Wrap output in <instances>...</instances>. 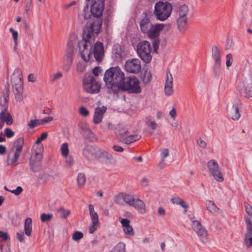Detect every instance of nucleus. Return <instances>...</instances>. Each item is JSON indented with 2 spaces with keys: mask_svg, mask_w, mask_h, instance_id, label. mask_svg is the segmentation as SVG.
I'll list each match as a JSON object with an SVG mask.
<instances>
[{
  "mask_svg": "<svg viewBox=\"0 0 252 252\" xmlns=\"http://www.w3.org/2000/svg\"><path fill=\"white\" fill-rule=\"evenodd\" d=\"M172 11V6L170 3L159 1L155 4L154 14L157 20L164 21L170 16Z\"/></svg>",
  "mask_w": 252,
  "mask_h": 252,
  "instance_id": "obj_7",
  "label": "nucleus"
},
{
  "mask_svg": "<svg viewBox=\"0 0 252 252\" xmlns=\"http://www.w3.org/2000/svg\"><path fill=\"white\" fill-rule=\"evenodd\" d=\"M83 236L82 232L76 231L73 234L72 238L75 241H78L83 238Z\"/></svg>",
  "mask_w": 252,
  "mask_h": 252,
  "instance_id": "obj_45",
  "label": "nucleus"
},
{
  "mask_svg": "<svg viewBox=\"0 0 252 252\" xmlns=\"http://www.w3.org/2000/svg\"><path fill=\"white\" fill-rule=\"evenodd\" d=\"M162 158V161H164V158L169 156V150L168 149H163L160 153Z\"/></svg>",
  "mask_w": 252,
  "mask_h": 252,
  "instance_id": "obj_54",
  "label": "nucleus"
},
{
  "mask_svg": "<svg viewBox=\"0 0 252 252\" xmlns=\"http://www.w3.org/2000/svg\"><path fill=\"white\" fill-rule=\"evenodd\" d=\"M49 175L46 174L44 172L40 173L38 176L39 181H42L44 183H46L48 180Z\"/></svg>",
  "mask_w": 252,
  "mask_h": 252,
  "instance_id": "obj_47",
  "label": "nucleus"
},
{
  "mask_svg": "<svg viewBox=\"0 0 252 252\" xmlns=\"http://www.w3.org/2000/svg\"><path fill=\"white\" fill-rule=\"evenodd\" d=\"M89 209L92 223L98 224V218L97 213L94 210V206L92 204L89 205Z\"/></svg>",
  "mask_w": 252,
  "mask_h": 252,
  "instance_id": "obj_30",
  "label": "nucleus"
},
{
  "mask_svg": "<svg viewBox=\"0 0 252 252\" xmlns=\"http://www.w3.org/2000/svg\"><path fill=\"white\" fill-rule=\"evenodd\" d=\"M159 41L158 39H155L153 42L152 44H153V47L154 48V52L155 53H157V51H158V47H159Z\"/></svg>",
  "mask_w": 252,
  "mask_h": 252,
  "instance_id": "obj_58",
  "label": "nucleus"
},
{
  "mask_svg": "<svg viewBox=\"0 0 252 252\" xmlns=\"http://www.w3.org/2000/svg\"><path fill=\"white\" fill-rule=\"evenodd\" d=\"M22 188L21 187L18 186L15 189L10 190V191L16 195H18L22 192Z\"/></svg>",
  "mask_w": 252,
  "mask_h": 252,
  "instance_id": "obj_59",
  "label": "nucleus"
},
{
  "mask_svg": "<svg viewBox=\"0 0 252 252\" xmlns=\"http://www.w3.org/2000/svg\"><path fill=\"white\" fill-rule=\"evenodd\" d=\"M32 7V0H28L25 6V11L27 13L31 11Z\"/></svg>",
  "mask_w": 252,
  "mask_h": 252,
  "instance_id": "obj_53",
  "label": "nucleus"
},
{
  "mask_svg": "<svg viewBox=\"0 0 252 252\" xmlns=\"http://www.w3.org/2000/svg\"><path fill=\"white\" fill-rule=\"evenodd\" d=\"M232 39L230 38H228L226 40V44L225 45V49H228L233 46Z\"/></svg>",
  "mask_w": 252,
  "mask_h": 252,
  "instance_id": "obj_63",
  "label": "nucleus"
},
{
  "mask_svg": "<svg viewBox=\"0 0 252 252\" xmlns=\"http://www.w3.org/2000/svg\"><path fill=\"white\" fill-rule=\"evenodd\" d=\"M136 50L140 59L145 63L151 62L152 59L151 54L152 47L149 42L146 40L140 42L137 45Z\"/></svg>",
  "mask_w": 252,
  "mask_h": 252,
  "instance_id": "obj_11",
  "label": "nucleus"
},
{
  "mask_svg": "<svg viewBox=\"0 0 252 252\" xmlns=\"http://www.w3.org/2000/svg\"><path fill=\"white\" fill-rule=\"evenodd\" d=\"M123 230L126 235L133 236L134 234L133 227L130 225L123 228Z\"/></svg>",
  "mask_w": 252,
  "mask_h": 252,
  "instance_id": "obj_46",
  "label": "nucleus"
},
{
  "mask_svg": "<svg viewBox=\"0 0 252 252\" xmlns=\"http://www.w3.org/2000/svg\"><path fill=\"white\" fill-rule=\"evenodd\" d=\"M24 231L28 236L31 235L32 231V220L30 218L26 219L24 223Z\"/></svg>",
  "mask_w": 252,
  "mask_h": 252,
  "instance_id": "obj_29",
  "label": "nucleus"
},
{
  "mask_svg": "<svg viewBox=\"0 0 252 252\" xmlns=\"http://www.w3.org/2000/svg\"><path fill=\"white\" fill-rule=\"evenodd\" d=\"M212 56L214 60H220V52L216 46L212 47Z\"/></svg>",
  "mask_w": 252,
  "mask_h": 252,
  "instance_id": "obj_34",
  "label": "nucleus"
},
{
  "mask_svg": "<svg viewBox=\"0 0 252 252\" xmlns=\"http://www.w3.org/2000/svg\"><path fill=\"white\" fill-rule=\"evenodd\" d=\"M125 74L119 66L111 67L107 69L103 76L105 88L108 94H118L120 84L124 80Z\"/></svg>",
  "mask_w": 252,
  "mask_h": 252,
  "instance_id": "obj_2",
  "label": "nucleus"
},
{
  "mask_svg": "<svg viewBox=\"0 0 252 252\" xmlns=\"http://www.w3.org/2000/svg\"><path fill=\"white\" fill-rule=\"evenodd\" d=\"M93 54L97 62H101L104 56V47L102 42H96L94 46Z\"/></svg>",
  "mask_w": 252,
  "mask_h": 252,
  "instance_id": "obj_20",
  "label": "nucleus"
},
{
  "mask_svg": "<svg viewBox=\"0 0 252 252\" xmlns=\"http://www.w3.org/2000/svg\"><path fill=\"white\" fill-rule=\"evenodd\" d=\"M226 65L227 67L230 66L232 63V55L228 54L226 56Z\"/></svg>",
  "mask_w": 252,
  "mask_h": 252,
  "instance_id": "obj_51",
  "label": "nucleus"
},
{
  "mask_svg": "<svg viewBox=\"0 0 252 252\" xmlns=\"http://www.w3.org/2000/svg\"><path fill=\"white\" fill-rule=\"evenodd\" d=\"M113 250L115 252H126V244L123 242H119L114 247Z\"/></svg>",
  "mask_w": 252,
  "mask_h": 252,
  "instance_id": "obj_40",
  "label": "nucleus"
},
{
  "mask_svg": "<svg viewBox=\"0 0 252 252\" xmlns=\"http://www.w3.org/2000/svg\"><path fill=\"white\" fill-rule=\"evenodd\" d=\"M143 16L139 22V27L141 32L147 34L149 37L155 39L158 37L160 32L164 27V24H153L146 12H144Z\"/></svg>",
  "mask_w": 252,
  "mask_h": 252,
  "instance_id": "obj_4",
  "label": "nucleus"
},
{
  "mask_svg": "<svg viewBox=\"0 0 252 252\" xmlns=\"http://www.w3.org/2000/svg\"><path fill=\"white\" fill-rule=\"evenodd\" d=\"M74 50L73 42L71 41H68L63 57V68L67 71L69 70L73 62Z\"/></svg>",
  "mask_w": 252,
  "mask_h": 252,
  "instance_id": "obj_13",
  "label": "nucleus"
},
{
  "mask_svg": "<svg viewBox=\"0 0 252 252\" xmlns=\"http://www.w3.org/2000/svg\"><path fill=\"white\" fill-rule=\"evenodd\" d=\"M16 236L17 239L20 242H22L24 241V233L23 231H21L17 232Z\"/></svg>",
  "mask_w": 252,
  "mask_h": 252,
  "instance_id": "obj_57",
  "label": "nucleus"
},
{
  "mask_svg": "<svg viewBox=\"0 0 252 252\" xmlns=\"http://www.w3.org/2000/svg\"><path fill=\"white\" fill-rule=\"evenodd\" d=\"M242 106L243 103L240 100H237L233 103L230 111V117L233 120L237 121L240 119L241 114L239 110L242 108Z\"/></svg>",
  "mask_w": 252,
  "mask_h": 252,
  "instance_id": "obj_21",
  "label": "nucleus"
},
{
  "mask_svg": "<svg viewBox=\"0 0 252 252\" xmlns=\"http://www.w3.org/2000/svg\"><path fill=\"white\" fill-rule=\"evenodd\" d=\"M7 116L8 117L2 121L6 122V124L8 125H11L13 123V119L10 114L7 115Z\"/></svg>",
  "mask_w": 252,
  "mask_h": 252,
  "instance_id": "obj_61",
  "label": "nucleus"
},
{
  "mask_svg": "<svg viewBox=\"0 0 252 252\" xmlns=\"http://www.w3.org/2000/svg\"><path fill=\"white\" fill-rule=\"evenodd\" d=\"M43 145L37 146L36 148L35 147L32 148L29 165L31 170L33 172H38L42 168L41 161L43 159Z\"/></svg>",
  "mask_w": 252,
  "mask_h": 252,
  "instance_id": "obj_6",
  "label": "nucleus"
},
{
  "mask_svg": "<svg viewBox=\"0 0 252 252\" xmlns=\"http://www.w3.org/2000/svg\"><path fill=\"white\" fill-rule=\"evenodd\" d=\"M106 110L107 107L104 106L97 107L95 109L93 117V122L95 124H98L101 122L103 115Z\"/></svg>",
  "mask_w": 252,
  "mask_h": 252,
  "instance_id": "obj_22",
  "label": "nucleus"
},
{
  "mask_svg": "<svg viewBox=\"0 0 252 252\" xmlns=\"http://www.w3.org/2000/svg\"><path fill=\"white\" fill-rule=\"evenodd\" d=\"M139 139L138 135H128V134L125 137V139H123L122 142L126 144H129Z\"/></svg>",
  "mask_w": 252,
  "mask_h": 252,
  "instance_id": "obj_31",
  "label": "nucleus"
},
{
  "mask_svg": "<svg viewBox=\"0 0 252 252\" xmlns=\"http://www.w3.org/2000/svg\"><path fill=\"white\" fill-rule=\"evenodd\" d=\"M215 63L213 66V72L215 77H218L220 73L221 61L220 60H214Z\"/></svg>",
  "mask_w": 252,
  "mask_h": 252,
  "instance_id": "obj_33",
  "label": "nucleus"
},
{
  "mask_svg": "<svg viewBox=\"0 0 252 252\" xmlns=\"http://www.w3.org/2000/svg\"><path fill=\"white\" fill-rule=\"evenodd\" d=\"M119 87V92L122 90L133 94H139L141 92L140 82L135 76H124V80L120 84Z\"/></svg>",
  "mask_w": 252,
  "mask_h": 252,
  "instance_id": "obj_8",
  "label": "nucleus"
},
{
  "mask_svg": "<svg viewBox=\"0 0 252 252\" xmlns=\"http://www.w3.org/2000/svg\"><path fill=\"white\" fill-rule=\"evenodd\" d=\"M77 180L78 187L82 188L86 183L85 174L83 173H79L78 174Z\"/></svg>",
  "mask_w": 252,
  "mask_h": 252,
  "instance_id": "obj_37",
  "label": "nucleus"
},
{
  "mask_svg": "<svg viewBox=\"0 0 252 252\" xmlns=\"http://www.w3.org/2000/svg\"><path fill=\"white\" fill-rule=\"evenodd\" d=\"M48 136V133L47 132H43L42 133L40 136L37 138L35 142V145H34L33 147H35V148H36L37 146L40 145V144L41 142L43 140H44L47 138Z\"/></svg>",
  "mask_w": 252,
  "mask_h": 252,
  "instance_id": "obj_43",
  "label": "nucleus"
},
{
  "mask_svg": "<svg viewBox=\"0 0 252 252\" xmlns=\"http://www.w3.org/2000/svg\"><path fill=\"white\" fill-rule=\"evenodd\" d=\"M10 114L7 110H1L0 113V120L3 121L4 119H6L8 116L7 115Z\"/></svg>",
  "mask_w": 252,
  "mask_h": 252,
  "instance_id": "obj_56",
  "label": "nucleus"
},
{
  "mask_svg": "<svg viewBox=\"0 0 252 252\" xmlns=\"http://www.w3.org/2000/svg\"><path fill=\"white\" fill-rule=\"evenodd\" d=\"M177 22L179 31L184 32L186 30L187 26L188 19L187 17H179Z\"/></svg>",
  "mask_w": 252,
  "mask_h": 252,
  "instance_id": "obj_27",
  "label": "nucleus"
},
{
  "mask_svg": "<svg viewBox=\"0 0 252 252\" xmlns=\"http://www.w3.org/2000/svg\"><path fill=\"white\" fill-rule=\"evenodd\" d=\"M97 149L91 145H86L82 151L83 157L89 161L97 160Z\"/></svg>",
  "mask_w": 252,
  "mask_h": 252,
  "instance_id": "obj_17",
  "label": "nucleus"
},
{
  "mask_svg": "<svg viewBox=\"0 0 252 252\" xmlns=\"http://www.w3.org/2000/svg\"><path fill=\"white\" fill-rule=\"evenodd\" d=\"M247 224V232L245 234L244 243L247 248L252 246V222L247 217H245Z\"/></svg>",
  "mask_w": 252,
  "mask_h": 252,
  "instance_id": "obj_18",
  "label": "nucleus"
},
{
  "mask_svg": "<svg viewBox=\"0 0 252 252\" xmlns=\"http://www.w3.org/2000/svg\"><path fill=\"white\" fill-rule=\"evenodd\" d=\"M22 72L20 68H16L14 71L13 73L11 75V80H16L17 79H20L22 78Z\"/></svg>",
  "mask_w": 252,
  "mask_h": 252,
  "instance_id": "obj_39",
  "label": "nucleus"
},
{
  "mask_svg": "<svg viewBox=\"0 0 252 252\" xmlns=\"http://www.w3.org/2000/svg\"><path fill=\"white\" fill-rule=\"evenodd\" d=\"M84 90L90 94H95L100 92L101 84L92 74H85L83 79Z\"/></svg>",
  "mask_w": 252,
  "mask_h": 252,
  "instance_id": "obj_9",
  "label": "nucleus"
},
{
  "mask_svg": "<svg viewBox=\"0 0 252 252\" xmlns=\"http://www.w3.org/2000/svg\"><path fill=\"white\" fill-rule=\"evenodd\" d=\"M97 160L99 158H103L107 160H110L113 157L111 154L108 153L102 149L98 148L97 151Z\"/></svg>",
  "mask_w": 252,
  "mask_h": 252,
  "instance_id": "obj_28",
  "label": "nucleus"
},
{
  "mask_svg": "<svg viewBox=\"0 0 252 252\" xmlns=\"http://www.w3.org/2000/svg\"><path fill=\"white\" fill-rule=\"evenodd\" d=\"M10 32H11L12 34V37L14 40L15 44L17 43V39L18 37V33L17 31H15L13 28H11L9 29Z\"/></svg>",
  "mask_w": 252,
  "mask_h": 252,
  "instance_id": "obj_52",
  "label": "nucleus"
},
{
  "mask_svg": "<svg viewBox=\"0 0 252 252\" xmlns=\"http://www.w3.org/2000/svg\"><path fill=\"white\" fill-rule=\"evenodd\" d=\"M179 17H186V15L189 12L188 6L186 4L182 5L179 10Z\"/></svg>",
  "mask_w": 252,
  "mask_h": 252,
  "instance_id": "obj_38",
  "label": "nucleus"
},
{
  "mask_svg": "<svg viewBox=\"0 0 252 252\" xmlns=\"http://www.w3.org/2000/svg\"><path fill=\"white\" fill-rule=\"evenodd\" d=\"M57 211L60 213V217L63 219H66L70 214V210L65 209L63 207L59 208Z\"/></svg>",
  "mask_w": 252,
  "mask_h": 252,
  "instance_id": "obj_35",
  "label": "nucleus"
},
{
  "mask_svg": "<svg viewBox=\"0 0 252 252\" xmlns=\"http://www.w3.org/2000/svg\"><path fill=\"white\" fill-rule=\"evenodd\" d=\"M88 1H87L86 5L84 6L83 8L82 13L78 14V19L81 21V22H83V20H89V19H91V15L90 12L89 11V4L88 3Z\"/></svg>",
  "mask_w": 252,
  "mask_h": 252,
  "instance_id": "obj_26",
  "label": "nucleus"
},
{
  "mask_svg": "<svg viewBox=\"0 0 252 252\" xmlns=\"http://www.w3.org/2000/svg\"><path fill=\"white\" fill-rule=\"evenodd\" d=\"M61 153L63 157H67V156L68 154V144L66 143H64L61 146Z\"/></svg>",
  "mask_w": 252,
  "mask_h": 252,
  "instance_id": "obj_44",
  "label": "nucleus"
},
{
  "mask_svg": "<svg viewBox=\"0 0 252 252\" xmlns=\"http://www.w3.org/2000/svg\"><path fill=\"white\" fill-rule=\"evenodd\" d=\"M24 143V140L22 137L17 139L14 142L13 146L7 156V164L8 165H12L16 164L22 150Z\"/></svg>",
  "mask_w": 252,
  "mask_h": 252,
  "instance_id": "obj_10",
  "label": "nucleus"
},
{
  "mask_svg": "<svg viewBox=\"0 0 252 252\" xmlns=\"http://www.w3.org/2000/svg\"><path fill=\"white\" fill-rule=\"evenodd\" d=\"M53 217V215L51 214L43 213L40 216V219L42 222H45L51 220Z\"/></svg>",
  "mask_w": 252,
  "mask_h": 252,
  "instance_id": "obj_42",
  "label": "nucleus"
},
{
  "mask_svg": "<svg viewBox=\"0 0 252 252\" xmlns=\"http://www.w3.org/2000/svg\"><path fill=\"white\" fill-rule=\"evenodd\" d=\"M102 71V69L101 67L100 66H95L93 69L92 73H87V74H92L94 76L96 77L99 75V74Z\"/></svg>",
  "mask_w": 252,
  "mask_h": 252,
  "instance_id": "obj_49",
  "label": "nucleus"
},
{
  "mask_svg": "<svg viewBox=\"0 0 252 252\" xmlns=\"http://www.w3.org/2000/svg\"><path fill=\"white\" fill-rule=\"evenodd\" d=\"M208 170L214 179L219 182L223 181V177L220 172L219 164L215 159H211L207 163Z\"/></svg>",
  "mask_w": 252,
  "mask_h": 252,
  "instance_id": "obj_14",
  "label": "nucleus"
},
{
  "mask_svg": "<svg viewBox=\"0 0 252 252\" xmlns=\"http://www.w3.org/2000/svg\"><path fill=\"white\" fill-rule=\"evenodd\" d=\"M62 73L61 72H59L54 75L53 78L51 79V81L54 82L56 80L61 78V77H62Z\"/></svg>",
  "mask_w": 252,
  "mask_h": 252,
  "instance_id": "obj_64",
  "label": "nucleus"
},
{
  "mask_svg": "<svg viewBox=\"0 0 252 252\" xmlns=\"http://www.w3.org/2000/svg\"><path fill=\"white\" fill-rule=\"evenodd\" d=\"M152 74L150 71L146 70L141 75V79L145 84L149 83L152 80Z\"/></svg>",
  "mask_w": 252,
  "mask_h": 252,
  "instance_id": "obj_32",
  "label": "nucleus"
},
{
  "mask_svg": "<svg viewBox=\"0 0 252 252\" xmlns=\"http://www.w3.org/2000/svg\"><path fill=\"white\" fill-rule=\"evenodd\" d=\"M99 32L94 31L91 27L85 26L83 28L82 39L78 42V47L81 58L86 62L91 60L93 44L95 37Z\"/></svg>",
  "mask_w": 252,
  "mask_h": 252,
  "instance_id": "obj_1",
  "label": "nucleus"
},
{
  "mask_svg": "<svg viewBox=\"0 0 252 252\" xmlns=\"http://www.w3.org/2000/svg\"><path fill=\"white\" fill-rule=\"evenodd\" d=\"M4 135L7 138H11L14 135V132L9 128H6L4 129Z\"/></svg>",
  "mask_w": 252,
  "mask_h": 252,
  "instance_id": "obj_50",
  "label": "nucleus"
},
{
  "mask_svg": "<svg viewBox=\"0 0 252 252\" xmlns=\"http://www.w3.org/2000/svg\"><path fill=\"white\" fill-rule=\"evenodd\" d=\"M11 83L15 99L17 101H21L23 99V82L22 78L20 79L11 80Z\"/></svg>",
  "mask_w": 252,
  "mask_h": 252,
  "instance_id": "obj_16",
  "label": "nucleus"
},
{
  "mask_svg": "<svg viewBox=\"0 0 252 252\" xmlns=\"http://www.w3.org/2000/svg\"><path fill=\"white\" fill-rule=\"evenodd\" d=\"M28 125L30 128H33L37 126L43 125V124L41 119H34L31 120L28 123Z\"/></svg>",
  "mask_w": 252,
  "mask_h": 252,
  "instance_id": "obj_41",
  "label": "nucleus"
},
{
  "mask_svg": "<svg viewBox=\"0 0 252 252\" xmlns=\"http://www.w3.org/2000/svg\"><path fill=\"white\" fill-rule=\"evenodd\" d=\"M167 80L165 84L164 92L167 95H170L173 93V77L171 74L169 72L166 74Z\"/></svg>",
  "mask_w": 252,
  "mask_h": 252,
  "instance_id": "obj_24",
  "label": "nucleus"
},
{
  "mask_svg": "<svg viewBox=\"0 0 252 252\" xmlns=\"http://www.w3.org/2000/svg\"><path fill=\"white\" fill-rule=\"evenodd\" d=\"M245 207L246 213L252 218V207L248 203L245 205Z\"/></svg>",
  "mask_w": 252,
  "mask_h": 252,
  "instance_id": "obj_55",
  "label": "nucleus"
},
{
  "mask_svg": "<svg viewBox=\"0 0 252 252\" xmlns=\"http://www.w3.org/2000/svg\"><path fill=\"white\" fill-rule=\"evenodd\" d=\"M125 67L127 72L137 74L141 69V62L136 58L128 59L125 63Z\"/></svg>",
  "mask_w": 252,
  "mask_h": 252,
  "instance_id": "obj_15",
  "label": "nucleus"
},
{
  "mask_svg": "<svg viewBox=\"0 0 252 252\" xmlns=\"http://www.w3.org/2000/svg\"><path fill=\"white\" fill-rule=\"evenodd\" d=\"M207 209L211 213H214L218 209L215 203L211 200H209L206 203Z\"/></svg>",
  "mask_w": 252,
  "mask_h": 252,
  "instance_id": "obj_36",
  "label": "nucleus"
},
{
  "mask_svg": "<svg viewBox=\"0 0 252 252\" xmlns=\"http://www.w3.org/2000/svg\"><path fill=\"white\" fill-rule=\"evenodd\" d=\"M123 228L126 227L130 225V220L128 219H123L121 220Z\"/></svg>",
  "mask_w": 252,
  "mask_h": 252,
  "instance_id": "obj_60",
  "label": "nucleus"
},
{
  "mask_svg": "<svg viewBox=\"0 0 252 252\" xmlns=\"http://www.w3.org/2000/svg\"><path fill=\"white\" fill-rule=\"evenodd\" d=\"M115 134L117 138L122 142L123 139L129 134V132L124 126L122 125H118L115 129Z\"/></svg>",
  "mask_w": 252,
  "mask_h": 252,
  "instance_id": "obj_25",
  "label": "nucleus"
},
{
  "mask_svg": "<svg viewBox=\"0 0 252 252\" xmlns=\"http://www.w3.org/2000/svg\"><path fill=\"white\" fill-rule=\"evenodd\" d=\"M193 230L196 232L199 237L200 241L204 244L209 242L208 238V232L205 227L198 220H193L191 224Z\"/></svg>",
  "mask_w": 252,
  "mask_h": 252,
  "instance_id": "obj_12",
  "label": "nucleus"
},
{
  "mask_svg": "<svg viewBox=\"0 0 252 252\" xmlns=\"http://www.w3.org/2000/svg\"><path fill=\"white\" fill-rule=\"evenodd\" d=\"M238 91L242 98H252V83L240 84Z\"/></svg>",
  "mask_w": 252,
  "mask_h": 252,
  "instance_id": "obj_19",
  "label": "nucleus"
},
{
  "mask_svg": "<svg viewBox=\"0 0 252 252\" xmlns=\"http://www.w3.org/2000/svg\"><path fill=\"white\" fill-rule=\"evenodd\" d=\"M9 93V88L5 87L3 91V95L0 99V105L1 107V110H8Z\"/></svg>",
  "mask_w": 252,
  "mask_h": 252,
  "instance_id": "obj_23",
  "label": "nucleus"
},
{
  "mask_svg": "<svg viewBox=\"0 0 252 252\" xmlns=\"http://www.w3.org/2000/svg\"><path fill=\"white\" fill-rule=\"evenodd\" d=\"M115 202L117 204H121V200H123L129 206L134 207L140 213L143 214L146 213V205L144 202L138 198L130 194L122 192L115 197Z\"/></svg>",
  "mask_w": 252,
  "mask_h": 252,
  "instance_id": "obj_5",
  "label": "nucleus"
},
{
  "mask_svg": "<svg viewBox=\"0 0 252 252\" xmlns=\"http://www.w3.org/2000/svg\"><path fill=\"white\" fill-rule=\"evenodd\" d=\"M76 69L78 72L82 73L85 69V66L82 63H78L77 65Z\"/></svg>",
  "mask_w": 252,
  "mask_h": 252,
  "instance_id": "obj_62",
  "label": "nucleus"
},
{
  "mask_svg": "<svg viewBox=\"0 0 252 252\" xmlns=\"http://www.w3.org/2000/svg\"><path fill=\"white\" fill-rule=\"evenodd\" d=\"M104 9V0H92L91 5V19L85 26L91 27L97 32H100L102 24V14Z\"/></svg>",
  "mask_w": 252,
  "mask_h": 252,
  "instance_id": "obj_3",
  "label": "nucleus"
},
{
  "mask_svg": "<svg viewBox=\"0 0 252 252\" xmlns=\"http://www.w3.org/2000/svg\"><path fill=\"white\" fill-rule=\"evenodd\" d=\"M79 113L83 117H87L89 115V111L84 106H81L80 107Z\"/></svg>",
  "mask_w": 252,
  "mask_h": 252,
  "instance_id": "obj_48",
  "label": "nucleus"
}]
</instances>
